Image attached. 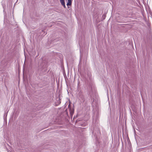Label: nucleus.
I'll return each instance as SVG.
<instances>
[{
    "instance_id": "nucleus-2",
    "label": "nucleus",
    "mask_w": 152,
    "mask_h": 152,
    "mask_svg": "<svg viewBox=\"0 0 152 152\" xmlns=\"http://www.w3.org/2000/svg\"><path fill=\"white\" fill-rule=\"evenodd\" d=\"M71 4V2H68L67 3V6L70 5Z\"/></svg>"
},
{
    "instance_id": "nucleus-3",
    "label": "nucleus",
    "mask_w": 152,
    "mask_h": 152,
    "mask_svg": "<svg viewBox=\"0 0 152 152\" xmlns=\"http://www.w3.org/2000/svg\"><path fill=\"white\" fill-rule=\"evenodd\" d=\"M62 6H63L64 7V8H65L66 7L65 6V4H63L62 5Z\"/></svg>"
},
{
    "instance_id": "nucleus-1",
    "label": "nucleus",
    "mask_w": 152,
    "mask_h": 152,
    "mask_svg": "<svg viewBox=\"0 0 152 152\" xmlns=\"http://www.w3.org/2000/svg\"><path fill=\"white\" fill-rule=\"evenodd\" d=\"M60 2L61 5L65 4L64 0H60Z\"/></svg>"
},
{
    "instance_id": "nucleus-5",
    "label": "nucleus",
    "mask_w": 152,
    "mask_h": 152,
    "mask_svg": "<svg viewBox=\"0 0 152 152\" xmlns=\"http://www.w3.org/2000/svg\"><path fill=\"white\" fill-rule=\"evenodd\" d=\"M68 2H71V0H68Z\"/></svg>"
},
{
    "instance_id": "nucleus-4",
    "label": "nucleus",
    "mask_w": 152,
    "mask_h": 152,
    "mask_svg": "<svg viewBox=\"0 0 152 152\" xmlns=\"http://www.w3.org/2000/svg\"><path fill=\"white\" fill-rule=\"evenodd\" d=\"M73 111L70 112V113H71V115L73 114Z\"/></svg>"
}]
</instances>
